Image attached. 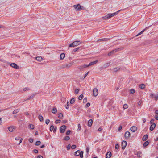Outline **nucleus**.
<instances>
[{
	"label": "nucleus",
	"mask_w": 158,
	"mask_h": 158,
	"mask_svg": "<svg viewBox=\"0 0 158 158\" xmlns=\"http://www.w3.org/2000/svg\"><path fill=\"white\" fill-rule=\"evenodd\" d=\"M36 158H43V157L41 155H39Z\"/></svg>",
	"instance_id": "obj_63"
},
{
	"label": "nucleus",
	"mask_w": 158,
	"mask_h": 158,
	"mask_svg": "<svg viewBox=\"0 0 158 158\" xmlns=\"http://www.w3.org/2000/svg\"><path fill=\"white\" fill-rule=\"evenodd\" d=\"M121 10H120L112 14H108L105 16L103 17L102 18L104 20H106L114 16V15H117Z\"/></svg>",
	"instance_id": "obj_1"
},
{
	"label": "nucleus",
	"mask_w": 158,
	"mask_h": 158,
	"mask_svg": "<svg viewBox=\"0 0 158 158\" xmlns=\"http://www.w3.org/2000/svg\"><path fill=\"white\" fill-rule=\"evenodd\" d=\"M149 143L148 142V141H146L145 142H144V143L143 144V147H146V146L148 145Z\"/></svg>",
	"instance_id": "obj_33"
},
{
	"label": "nucleus",
	"mask_w": 158,
	"mask_h": 158,
	"mask_svg": "<svg viewBox=\"0 0 158 158\" xmlns=\"http://www.w3.org/2000/svg\"><path fill=\"white\" fill-rule=\"evenodd\" d=\"M128 106L127 104H125L123 105V107L124 109H126L128 108Z\"/></svg>",
	"instance_id": "obj_39"
},
{
	"label": "nucleus",
	"mask_w": 158,
	"mask_h": 158,
	"mask_svg": "<svg viewBox=\"0 0 158 158\" xmlns=\"http://www.w3.org/2000/svg\"><path fill=\"white\" fill-rule=\"evenodd\" d=\"M89 147H87L86 148V151L87 153L88 154V153L89 151Z\"/></svg>",
	"instance_id": "obj_50"
},
{
	"label": "nucleus",
	"mask_w": 158,
	"mask_h": 158,
	"mask_svg": "<svg viewBox=\"0 0 158 158\" xmlns=\"http://www.w3.org/2000/svg\"><path fill=\"white\" fill-rule=\"evenodd\" d=\"M83 68H84L88 67L89 66V64H88V65L84 64V65H83Z\"/></svg>",
	"instance_id": "obj_58"
},
{
	"label": "nucleus",
	"mask_w": 158,
	"mask_h": 158,
	"mask_svg": "<svg viewBox=\"0 0 158 158\" xmlns=\"http://www.w3.org/2000/svg\"><path fill=\"white\" fill-rule=\"evenodd\" d=\"M36 59L38 61L41 62L43 60L41 56H38L35 57Z\"/></svg>",
	"instance_id": "obj_19"
},
{
	"label": "nucleus",
	"mask_w": 158,
	"mask_h": 158,
	"mask_svg": "<svg viewBox=\"0 0 158 158\" xmlns=\"http://www.w3.org/2000/svg\"><path fill=\"white\" fill-rule=\"evenodd\" d=\"M76 147V146L75 145H73L71 146V148L73 149H75Z\"/></svg>",
	"instance_id": "obj_47"
},
{
	"label": "nucleus",
	"mask_w": 158,
	"mask_h": 158,
	"mask_svg": "<svg viewBox=\"0 0 158 158\" xmlns=\"http://www.w3.org/2000/svg\"><path fill=\"white\" fill-rule=\"evenodd\" d=\"M29 141L30 143H32L33 141V139L31 138L29 139Z\"/></svg>",
	"instance_id": "obj_56"
},
{
	"label": "nucleus",
	"mask_w": 158,
	"mask_h": 158,
	"mask_svg": "<svg viewBox=\"0 0 158 158\" xmlns=\"http://www.w3.org/2000/svg\"><path fill=\"white\" fill-rule=\"evenodd\" d=\"M98 62V60H96L94 61L91 62L89 63V65L90 66L94 65V64H96Z\"/></svg>",
	"instance_id": "obj_24"
},
{
	"label": "nucleus",
	"mask_w": 158,
	"mask_h": 158,
	"mask_svg": "<svg viewBox=\"0 0 158 158\" xmlns=\"http://www.w3.org/2000/svg\"><path fill=\"white\" fill-rule=\"evenodd\" d=\"M79 49V47H78V48H77L75 49H74L73 50V52H76L77 51V50H78Z\"/></svg>",
	"instance_id": "obj_45"
},
{
	"label": "nucleus",
	"mask_w": 158,
	"mask_h": 158,
	"mask_svg": "<svg viewBox=\"0 0 158 158\" xmlns=\"http://www.w3.org/2000/svg\"><path fill=\"white\" fill-rule=\"evenodd\" d=\"M38 118L39 119V120L40 122H42L43 121V120H44L43 117L41 115H39V117H38Z\"/></svg>",
	"instance_id": "obj_25"
},
{
	"label": "nucleus",
	"mask_w": 158,
	"mask_h": 158,
	"mask_svg": "<svg viewBox=\"0 0 158 158\" xmlns=\"http://www.w3.org/2000/svg\"><path fill=\"white\" fill-rule=\"evenodd\" d=\"M98 94V89L97 88H95L93 90V95L94 96H97Z\"/></svg>",
	"instance_id": "obj_4"
},
{
	"label": "nucleus",
	"mask_w": 158,
	"mask_h": 158,
	"mask_svg": "<svg viewBox=\"0 0 158 158\" xmlns=\"http://www.w3.org/2000/svg\"><path fill=\"white\" fill-rule=\"evenodd\" d=\"M123 49H124L123 47H121L120 48H118L117 49H115L114 50L115 51V52H116L118 51H120L122 50H123Z\"/></svg>",
	"instance_id": "obj_22"
},
{
	"label": "nucleus",
	"mask_w": 158,
	"mask_h": 158,
	"mask_svg": "<svg viewBox=\"0 0 158 158\" xmlns=\"http://www.w3.org/2000/svg\"><path fill=\"white\" fill-rule=\"evenodd\" d=\"M131 130L133 132H135L137 129V127L135 126H133L131 127Z\"/></svg>",
	"instance_id": "obj_10"
},
{
	"label": "nucleus",
	"mask_w": 158,
	"mask_h": 158,
	"mask_svg": "<svg viewBox=\"0 0 158 158\" xmlns=\"http://www.w3.org/2000/svg\"><path fill=\"white\" fill-rule=\"evenodd\" d=\"M54 128V127L53 125L51 126L50 127V131H52L53 130Z\"/></svg>",
	"instance_id": "obj_44"
},
{
	"label": "nucleus",
	"mask_w": 158,
	"mask_h": 158,
	"mask_svg": "<svg viewBox=\"0 0 158 158\" xmlns=\"http://www.w3.org/2000/svg\"><path fill=\"white\" fill-rule=\"evenodd\" d=\"M83 98V94H81L80 95L78 98V99L80 100H82Z\"/></svg>",
	"instance_id": "obj_41"
},
{
	"label": "nucleus",
	"mask_w": 158,
	"mask_h": 158,
	"mask_svg": "<svg viewBox=\"0 0 158 158\" xmlns=\"http://www.w3.org/2000/svg\"><path fill=\"white\" fill-rule=\"evenodd\" d=\"M75 99L74 98H72L71 99L70 101V103L71 104H73L75 102Z\"/></svg>",
	"instance_id": "obj_35"
},
{
	"label": "nucleus",
	"mask_w": 158,
	"mask_h": 158,
	"mask_svg": "<svg viewBox=\"0 0 158 158\" xmlns=\"http://www.w3.org/2000/svg\"><path fill=\"white\" fill-rule=\"evenodd\" d=\"M154 121H155L154 119H152L150 121V123L152 124V123H154Z\"/></svg>",
	"instance_id": "obj_53"
},
{
	"label": "nucleus",
	"mask_w": 158,
	"mask_h": 158,
	"mask_svg": "<svg viewBox=\"0 0 158 158\" xmlns=\"http://www.w3.org/2000/svg\"><path fill=\"white\" fill-rule=\"evenodd\" d=\"M127 145V143L125 141H123L122 142V148L124 149Z\"/></svg>",
	"instance_id": "obj_5"
},
{
	"label": "nucleus",
	"mask_w": 158,
	"mask_h": 158,
	"mask_svg": "<svg viewBox=\"0 0 158 158\" xmlns=\"http://www.w3.org/2000/svg\"><path fill=\"white\" fill-rule=\"evenodd\" d=\"M148 135H144L142 138V140L143 141H145L148 138Z\"/></svg>",
	"instance_id": "obj_21"
},
{
	"label": "nucleus",
	"mask_w": 158,
	"mask_h": 158,
	"mask_svg": "<svg viewBox=\"0 0 158 158\" xmlns=\"http://www.w3.org/2000/svg\"><path fill=\"white\" fill-rule=\"evenodd\" d=\"M155 118L156 120H158V115H156L155 116Z\"/></svg>",
	"instance_id": "obj_64"
},
{
	"label": "nucleus",
	"mask_w": 158,
	"mask_h": 158,
	"mask_svg": "<svg viewBox=\"0 0 158 158\" xmlns=\"http://www.w3.org/2000/svg\"><path fill=\"white\" fill-rule=\"evenodd\" d=\"M71 148V145L70 144H69L67 146V149L68 150H69Z\"/></svg>",
	"instance_id": "obj_54"
},
{
	"label": "nucleus",
	"mask_w": 158,
	"mask_h": 158,
	"mask_svg": "<svg viewBox=\"0 0 158 158\" xmlns=\"http://www.w3.org/2000/svg\"><path fill=\"white\" fill-rule=\"evenodd\" d=\"M130 93L131 94H134L135 92V90L133 89H131L130 90Z\"/></svg>",
	"instance_id": "obj_42"
},
{
	"label": "nucleus",
	"mask_w": 158,
	"mask_h": 158,
	"mask_svg": "<svg viewBox=\"0 0 158 158\" xmlns=\"http://www.w3.org/2000/svg\"><path fill=\"white\" fill-rule=\"evenodd\" d=\"M73 63H69L67 64H66L65 66L68 68H69L73 65Z\"/></svg>",
	"instance_id": "obj_26"
},
{
	"label": "nucleus",
	"mask_w": 158,
	"mask_h": 158,
	"mask_svg": "<svg viewBox=\"0 0 158 158\" xmlns=\"http://www.w3.org/2000/svg\"><path fill=\"white\" fill-rule=\"evenodd\" d=\"M140 88L141 89H144L145 88V85L144 84H141L139 86Z\"/></svg>",
	"instance_id": "obj_36"
},
{
	"label": "nucleus",
	"mask_w": 158,
	"mask_h": 158,
	"mask_svg": "<svg viewBox=\"0 0 158 158\" xmlns=\"http://www.w3.org/2000/svg\"><path fill=\"white\" fill-rule=\"evenodd\" d=\"M50 122V120L49 119H47L46 120L45 123L46 124L48 125Z\"/></svg>",
	"instance_id": "obj_55"
},
{
	"label": "nucleus",
	"mask_w": 158,
	"mask_h": 158,
	"mask_svg": "<svg viewBox=\"0 0 158 158\" xmlns=\"http://www.w3.org/2000/svg\"><path fill=\"white\" fill-rule=\"evenodd\" d=\"M90 104L89 103H88L85 105L86 107H88L90 106Z\"/></svg>",
	"instance_id": "obj_57"
},
{
	"label": "nucleus",
	"mask_w": 158,
	"mask_h": 158,
	"mask_svg": "<svg viewBox=\"0 0 158 158\" xmlns=\"http://www.w3.org/2000/svg\"><path fill=\"white\" fill-rule=\"evenodd\" d=\"M70 132H71L70 131V130H68L66 132V135H69L70 134Z\"/></svg>",
	"instance_id": "obj_46"
},
{
	"label": "nucleus",
	"mask_w": 158,
	"mask_h": 158,
	"mask_svg": "<svg viewBox=\"0 0 158 158\" xmlns=\"http://www.w3.org/2000/svg\"><path fill=\"white\" fill-rule=\"evenodd\" d=\"M93 123V120L91 119H90L88 122V126L89 127H91Z\"/></svg>",
	"instance_id": "obj_18"
},
{
	"label": "nucleus",
	"mask_w": 158,
	"mask_h": 158,
	"mask_svg": "<svg viewBox=\"0 0 158 158\" xmlns=\"http://www.w3.org/2000/svg\"><path fill=\"white\" fill-rule=\"evenodd\" d=\"M57 111V110L56 108H53L52 110V112L53 114H56Z\"/></svg>",
	"instance_id": "obj_28"
},
{
	"label": "nucleus",
	"mask_w": 158,
	"mask_h": 158,
	"mask_svg": "<svg viewBox=\"0 0 158 158\" xmlns=\"http://www.w3.org/2000/svg\"><path fill=\"white\" fill-rule=\"evenodd\" d=\"M80 151L78 150L75 152L74 153V155L76 156H78L79 155Z\"/></svg>",
	"instance_id": "obj_27"
},
{
	"label": "nucleus",
	"mask_w": 158,
	"mask_h": 158,
	"mask_svg": "<svg viewBox=\"0 0 158 158\" xmlns=\"http://www.w3.org/2000/svg\"><path fill=\"white\" fill-rule=\"evenodd\" d=\"M66 129V126L65 125H63L60 128V132L61 133H63L64 132L65 130Z\"/></svg>",
	"instance_id": "obj_3"
},
{
	"label": "nucleus",
	"mask_w": 158,
	"mask_h": 158,
	"mask_svg": "<svg viewBox=\"0 0 158 158\" xmlns=\"http://www.w3.org/2000/svg\"><path fill=\"white\" fill-rule=\"evenodd\" d=\"M150 96L152 98H155L156 100H157L158 99V95H155L154 94H151Z\"/></svg>",
	"instance_id": "obj_16"
},
{
	"label": "nucleus",
	"mask_w": 158,
	"mask_h": 158,
	"mask_svg": "<svg viewBox=\"0 0 158 158\" xmlns=\"http://www.w3.org/2000/svg\"><path fill=\"white\" fill-rule=\"evenodd\" d=\"M111 156V153L110 152H108L106 155V158H110Z\"/></svg>",
	"instance_id": "obj_12"
},
{
	"label": "nucleus",
	"mask_w": 158,
	"mask_h": 158,
	"mask_svg": "<svg viewBox=\"0 0 158 158\" xmlns=\"http://www.w3.org/2000/svg\"><path fill=\"white\" fill-rule=\"evenodd\" d=\"M19 110L20 109H16L13 111V114H16L18 113L19 111Z\"/></svg>",
	"instance_id": "obj_29"
},
{
	"label": "nucleus",
	"mask_w": 158,
	"mask_h": 158,
	"mask_svg": "<svg viewBox=\"0 0 158 158\" xmlns=\"http://www.w3.org/2000/svg\"><path fill=\"white\" fill-rule=\"evenodd\" d=\"M87 102V98H85L83 100V102L84 103H86Z\"/></svg>",
	"instance_id": "obj_59"
},
{
	"label": "nucleus",
	"mask_w": 158,
	"mask_h": 158,
	"mask_svg": "<svg viewBox=\"0 0 158 158\" xmlns=\"http://www.w3.org/2000/svg\"><path fill=\"white\" fill-rule=\"evenodd\" d=\"M156 126V124L155 123H152L150 127V130L151 131L153 130Z\"/></svg>",
	"instance_id": "obj_14"
},
{
	"label": "nucleus",
	"mask_w": 158,
	"mask_h": 158,
	"mask_svg": "<svg viewBox=\"0 0 158 158\" xmlns=\"http://www.w3.org/2000/svg\"><path fill=\"white\" fill-rule=\"evenodd\" d=\"M136 155L137 157H140L142 156V153L141 151H139L137 152Z\"/></svg>",
	"instance_id": "obj_15"
},
{
	"label": "nucleus",
	"mask_w": 158,
	"mask_h": 158,
	"mask_svg": "<svg viewBox=\"0 0 158 158\" xmlns=\"http://www.w3.org/2000/svg\"><path fill=\"white\" fill-rule=\"evenodd\" d=\"M79 90L78 89H76L75 91V93L76 94H77L79 93Z\"/></svg>",
	"instance_id": "obj_48"
},
{
	"label": "nucleus",
	"mask_w": 158,
	"mask_h": 158,
	"mask_svg": "<svg viewBox=\"0 0 158 158\" xmlns=\"http://www.w3.org/2000/svg\"><path fill=\"white\" fill-rule=\"evenodd\" d=\"M29 128L31 129H34V126L33 124H30L29 126Z\"/></svg>",
	"instance_id": "obj_30"
},
{
	"label": "nucleus",
	"mask_w": 158,
	"mask_h": 158,
	"mask_svg": "<svg viewBox=\"0 0 158 158\" xmlns=\"http://www.w3.org/2000/svg\"><path fill=\"white\" fill-rule=\"evenodd\" d=\"M123 49H124L123 47H121L120 48H118L117 49H115L114 50L115 51V52H116L118 51H120L122 50H123Z\"/></svg>",
	"instance_id": "obj_23"
},
{
	"label": "nucleus",
	"mask_w": 158,
	"mask_h": 158,
	"mask_svg": "<svg viewBox=\"0 0 158 158\" xmlns=\"http://www.w3.org/2000/svg\"><path fill=\"white\" fill-rule=\"evenodd\" d=\"M84 68H83V65L79 66L78 67V69L80 70L83 69Z\"/></svg>",
	"instance_id": "obj_49"
},
{
	"label": "nucleus",
	"mask_w": 158,
	"mask_h": 158,
	"mask_svg": "<svg viewBox=\"0 0 158 158\" xmlns=\"http://www.w3.org/2000/svg\"><path fill=\"white\" fill-rule=\"evenodd\" d=\"M67 106L66 107V108L67 109H68L69 108V103L68 101H67Z\"/></svg>",
	"instance_id": "obj_51"
},
{
	"label": "nucleus",
	"mask_w": 158,
	"mask_h": 158,
	"mask_svg": "<svg viewBox=\"0 0 158 158\" xmlns=\"http://www.w3.org/2000/svg\"><path fill=\"white\" fill-rule=\"evenodd\" d=\"M124 135L126 138H129L130 136V133L129 131H126L125 134Z\"/></svg>",
	"instance_id": "obj_8"
},
{
	"label": "nucleus",
	"mask_w": 158,
	"mask_h": 158,
	"mask_svg": "<svg viewBox=\"0 0 158 158\" xmlns=\"http://www.w3.org/2000/svg\"><path fill=\"white\" fill-rule=\"evenodd\" d=\"M149 27H146L141 32H139V33L138 34H137L136 35V36H138L139 35H141V34H142V33H143V32H144V31H145L146 29H148L149 28V27Z\"/></svg>",
	"instance_id": "obj_9"
},
{
	"label": "nucleus",
	"mask_w": 158,
	"mask_h": 158,
	"mask_svg": "<svg viewBox=\"0 0 158 158\" xmlns=\"http://www.w3.org/2000/svg\"><path fill=\"white\" fill-rule=\"evenodd\" d=\"M65 57V54L64 53H61L60 56V60H62L64 59Z\"/></svg>",
	"instance_id": "obj_20"
},
{
	"label": "nucleus",
	"mask_w": 158,
	"mask_h": 158,
	"mask_svg": "<svg viewBox=\"0 0 158 158\" xmlns=\"http://www.w3.org/2000/svg\"><path fill=\"white\" fill-rule=\"evenodd\" d=\"M75 47V46L73 42L71 44L69 45V47Z\"/></svg>",
	"instance_id": "obj_43"
},
{
	"label": "nucleus",
	"mask_w": 158,
	"mask_h": 158,
	"mask_svg": "<svg viewBox=\"0 0 158 158\" xmlns=\"http://www.w3.org/2000/svg\"><path fill=\"white\" fill-rule=\"evenodd\" d=\"M109 66L110 64L109 63H106L104 64L103 67L104 68H106L109 67Z\"/></svg>",
	"instance_id": "obj_31"
},
{
	"label": "nucleus",
	"mask_w": 158,
	"mask_h": 158,
	"mask_svg": "<svg viewBox=\"0 0 158 158\" xmlns=\"http://www.w3.org/2000/svg\"><path fill=\"white\" fill-rule=\"evenodd\" d=\"M110 39H108V38H103V39H99L98 40L97 42H98V41H107L108 40H110Z\"/></svg>",
	"instance_id": "obj_17"
},
{
	"label": "nucleus",
	"mask_w": 158,
	"mask_h": 158,
	"mask_svg": "<svg viewBox=\"0 0 158 158\" xmlns=\"http://www.w3.org/2000/svg\"><path fill=\"white\" fill-rule=\"evenodd\" d=\"M67 120H63L62 122L63 123L65 124L67 123Z\"/></svg>",
	"instance_id": "obj_62"
},
{
	"label": "nucleus",
	"mask_w": 158,
	"mask_h": 158,
	"mask_svg": "<svg viewBox=\"0 0 158 158\" xmlns=\"http://www.w3.org/2000/svg\"><path fill=\"white\" fill-rule=\"evenodd\" d=\"M60 121V120H56L55 121V123H56V124H58V123H59Z\"/></svg>",
	"instance_id": "obj_60"
},
{
	"label": "nucleus",
	"mask_w": 158,
	"mask_h": 158,
	"mask_svg": "<svg viewBox=\"0 0 158 158\" xmlns=\"http://www.w3.org/2000/svg\"><path fill=\"white\" fill-rule=\"evenodd\" d=\"M73 7L76 11H80L82 9L83 7L81 6L79 4L74 5Z\"/></svg>",
	"instance_id": "obj_2"
},
{
	"label": "nucleus",
	"mask_w": 158,
	"mask_h": 158,
	"mask_svg": "<svg viewBox=\"0 0 158 158\" xmlns=\"http://www.w3.org/2000/svg\"><path fill=\"white\" fill-rule=\"evenodd\" d=\"M41 143V142L40 141H36L35 143V145H36L38 146L40 145Z\"/></svg>",
	"instance_id": "obj_40"
},
{
	"label": "nucleus",
	"mask_w": 158,
	"mask_h": 158,
	"mask_svg": "<svg viewBox=\"0 0 158 158\" xmlns=\"http://www.w3.org/2000/svg\"><path fill=\"white\" fill-rule=\"evenodd\" d=\"M58 117L60 119H62L63 117V115L62 113H60L58 115Z\"/></svg>",
	"instance_id": "obj_32"
},
{
	"label": "nucleus",
	"mask_w": 158,
	"mask_h": 158,
	"mask_svg": "<svg viewBox=\"0 0 158 158\" xmlns=\"http://www.w3.org/2000/svg\"><path fill=\"white\" fill-rule=\"evenodd\" d=\"M70 139V137L69 136H66L63 139L66 141H68Z\"/></svg>",
	"instance_id": "obj_34"
},
{
	"label": "nucleus",
	"mask_w": 158,
	"mask_h": 158,
	"mask_svg": "<svg viewBox=\"0 0 158 158\" xmlns=\"http://www.w3.org/2000/svg\"><path fill=\"white\" fill-rule=\"evenodd\" d=\"M73 42L75 47L80 45L81 44V42L80 41H76Z\"/></svg>",
	"instance_id": "obj_11"
},
{
	"label": "nucleus",
	"mask_w": 158,
	"mask_h": 158,
	"mask_svg": "<svg viewBox=\"0 0 158 158\" xmlns=\"http://www.w3.org/2000/svg\"><path fill=\"white\" fill-rule=\"evenodd\" d=\"M34 96H35V95L34 94L31 95V96H30L28 98H27V99L25 100V101L28 100L30 99L31 98H33ZM24 101H25V100H24Z\"/></svg>",
	"instance_id": "obj_38"
},
{
	"label": "nucleus",
	"mask_w": 158,
	"mask_h": 158,
	"mask_svg": "<svg viewBox=\"0 0 158 158\" xmlns=\"http://www.w3.org/2000/svg\"><path fill=\"white\" fill-rule=\"evenodd\" d=\"M15 126H10L8 128V130L10 132H13L15 129Z\"/></svg>",
	"instance_id": "obj_6"
},
{
	"label": "nucleus",
	"mask_w": 158,
	"mask_h": 158,
	"mask_svg": "<svg viewBox=\"0 0 158 158\" xmlns=\"http://www.w3.org/2000/svg\"><path fill=\"white\" fill-rule=\"evenodd\" d=\"M83 151L80 152V154L79 155L80 156L81 158H82L83 157Z\"/></svg>",
	"instance_id": "obj_37"
},
{
	"label": "nucleus",
	"mask_w": 158,
	"mask_h": 158,
	"mask_svg": "<svg viewBox=\"0 0 158 158\" xmlns=\"http://www.w3.org/2000/svg\"><path fill=\"white\" fill-rule=\"evenodd\" d=\"M34 152L35 153H37L38 152V151L37 149H34L33 150Z\"/></svg>",
	"instance_id": "obj_61"
},
{
	"label": "nucleus",
	"mask_w": 158,
	"mask_h": 158,
	"mask_svg": "<svg viewBox=\"0 0 158 158\" xmlns=\"http://www.w3.org/2000/svg\"><path fill=\"white\" fill-rule=\"evenodd\" d=\"M15 140H20L19 143H18V144L19 145L20 143H21L23 140V139L19 137H17L15 138Z\"/></svg>",
	"instance_id": "obj_13"
},
{
	"label": "nucleus",
	"mask_w": 158,
	"mask_h": 158,
	"mask_svg": "<svg viewBox=\"0 0 158 158\" xmlns=\"http://www.w3.org/2000/svg\"><path fill=\"white\" fill-rule=\"evenodd\" d=\"M10 66L13 68L16 69H18L19 67L15 63H12L10 64Z\"/></svg>",
	"instance_id": "obj_7"
},
{
	"label": "nucleus",
	"mask_w": 158,
	"mask_h": 158,
	"mask_svg": "<svg viewBox=\"0 0 158 158\" xmlns=\"http://www.w3.org/2000/svg\"><path fill=\"white\" fill-rule=\"evenodd\" d=\"M115 148L116 149H118L119 148V145L118 144H116L115 145Z\"/></svg>",
	"instance_id": "obj_52"
}]
</instances>
